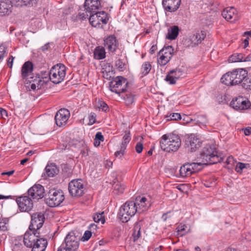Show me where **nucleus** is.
<instances>
[{"label":"nucleus","instance_id":"obj_31","mask_svg":"<svg viewBox=\"0 0 251 251\" xmlns=\"http://www.w3.org/2000/svg\"><path fill=\"white\" fill-rule=\"evenodd\" d=\"M94 58L96 59H102L105 57V49L103 47L99 46L97 47L94 52Z\"/></svg>","mask_w":251,"mask_h":251},{"label":"nucleus","instance_id":"obj_46","mask_svg":"<svg viewBox=\"0 0 251 251\" xmlns=\"http://www.w3.org/2000/svg\"><path fill=\"white\" fill-rule=\"evenodd\" d=\"M113 187L115 191L120 194L123 193L125 190V186L119 182L115 183L113 184Z\"/></svg>","mask_w":251,"mask_h":251},{"label":"nucleus","instance_id":"obj_8","mask_svg":"<svg viewBox=\"0 0 251 251\" xmlns=\"http://www.w3.org/2000/svg\"><path fill=\"white\" fill-rule=\"evenodd\" d=\"M64 196L63 192L56 189L49 191L48 197L45 199L46 203L50 207L59 206L64 201Z\"/></svg>","mask_w":251,"mask_h":251},{"label":"nucleus","instance_id":"obj_64","mask_svg":"<svg viewBox=\"0 0 251 251\" xmlns=\"http://www.w3.org/2000/svg\"><path fill=\"white\" fill-rule=\"evenodd\" d=\"M244 134L245 135L248 136L251 134V127H248L244 129Z\"/></svg>","mask_w":251,"mask_h":251},{"label":"nucleus","instance_id":"obj_28","mask_svg":"<svg viewBox=\"0 0 251 251\" xmlns=\"http://www.w3.org/2000/svg\"><path fill=\"white\" fill-rule=\"evenodd\" d=\"M45 172L48 177H53L59 173V169L55 163H48L45 168Z\"/></svg>","mask_w":251,"mask_h":251},{"label":"nucleus","instance_id":"obj_24","mask_svg":"<svg viewBox=\"0 0 251 251\" xmlns=\"http://www.w3.org/2000/svg\"><path fill=\"white\" fill-rule=\"evenodd\" d=\"M84 7L86 12L93 13L96 12L100 7V0H85Z\"/></svg>","mask_w":251,"mask_h":251},{"label":"nucleus","instance_id":"obj_42","mask_svg":"<svg viewBox=\"0 0 251 251\" xmlns=\"http://www.w3.org/2000/svg\"><path fill=\"white\" fill-rule=\"evenodd\" d=\"M195 120L197 123L201 125H205L207 123V119L205 116L199 115L197 116Z\"/></svg>","mask_w":251,"mask_h":251},{"label":"nucleus","instance_id":"obj_10","mask_svg":"<svg viewBox=\"0 0 251 251\" xmlns=\"http://www.w3.org/2000/svg\"><path fill=\"white\" fill-rule=\"evenodd\" d=\"M68 189L70 195L73 197H80L85 190L83 181L81 179H74L68 185Z\"/></svg>","mask_w":251,"mask_h":251},{"label":"nucleus","instance_id":"obj_4","mask_svg":"<svg viewBox=\"0 0 251 251\" xmlns=\"http://www.w3.org/2000/svg\"><path fill=\"white\" fill-rule=\"evenodd\" d=\"M136 213H138L136 203L133 201H127L120 207L118 217L121 221L126 223Z\"/></svg>","mask_w":251,"mask_h":251},{"label":"nucleus","instance_id":"obj_11","mask_svg":"<svg viewBox=\"0 0 251 251\" xmlns=\"http://www.w3.org/2000/svg\"><path fill=\"white\" fill-rule=\"evenodd\" d=\"M107 13L103 11L94 12L90 13L89 21L93 26L100 27L101 24H106L108 21Z\"/></svg>","mask_w":251,"mask_h":251},{"label":"nucleus","instance_id":"obj_57","mask_svg":"<svg viewBox=\"0 0 251 251\" xmlns=\"http://www.w3.org/2000/svg\"><path fill=\"white\" fill-rule=\"evenodd\" d=\"M6 52V49L3 46H0V60L4 57V54Z\"/></svg>","mask_w":251,"mask_h":251},{"label":"nucleus","instance_id":"obj_32","mask_svg":"<svg viewBox=\"0 0 251 251\" xmlns=\"http://www.w3.org/2000/svg\"><path fill=\"white\" fill-rule=\"evenodd\" d=\"M170 71L171 72H173V75L177 80L179 78L185 77L186 75L185 69L183 68H177Z\"/></svg>","mask_w":251,"mask_h":251},{"label":"nucleus","instance_id":"obj_34","mask_svg":"<svg viewBox=\"0 0 251 251\" xmlns=\"http://www.w3.org/2000/svg\"><path fill=\"white\" fill-rule=\"evenodd\" d=\"M125 100L126 105L132 104L134 102V96L130 92H126V93H122L120 95Z\"/></svg>","mask_w":251,"mask_h":251},{"label":"nucleus","instance_id":"obj_33","mask_svg":"<svg viewBox=\"0 0 251 251\" xmlns=\"http://www.w3.org/2000/svg\"><path fill=\"white\" fill-rule=\"evenodd\" d=\"M206 36L205 31H201L200 32L196 33L195 34L192 38L193 42H194L195 44H199L204 40Z\"/></svg>","mask_w":251,"mask_h":251},{"label":"nucleus","instance_id":"obj_37","mask_svg":"<svg viewBox=\"0 0 251 251\" xmlns=\"http://www.w3.org/2000/svg\"><path fill=\"white\" fill-rule=\"evenodd\" d=\"M37 84L34 83L31 84L30 85L31 89L33 90H35L36 88L40 89L44 84H46V82L44 80L42 79V78L40 77L39 80H37Z\"/></svg>","mask_w":251,"mask_h":251},{"label":"nucleus","instance_id":"obj_23","mask_svg":"<svg viewBox=\"0 0 251 251\" xmlns=\"http://www.w3.org/2000/svg\"><path fill=\"white\" fill-rule=\"evenodd\" d=\"M138 213H141L146 211L151 206L150 201L145 197H139L136 199Z\"/></svg>","mask_w":251,"mask_h":251},{"label":"nucleus","instance_id":"obj_40","mask_svg":"<svg viewBox=\"0 0 251 251\" xmlns=\"http://www.w3.org/2000/svg\"><path fill=\"white\" fill-rule=\"evenodd\" d=\"M93 220L96 223L100 222L102 224L105 222V219L103 216V212L96 213L93 215Z\"/></svg>","mask_w":251,"mask_h":251},{"label":"nucleus","instance_id":"obj_19","mask_svg":"<svg viewBox=\"0 0 251 251\" xmlns=\"http://www.w3.org/2000/svg\"><path fill=\"white\" fill-rule=\"evenodd\" d=\"M200 139L194 134L189 135L185 141V144L191 151H195L201 146Z\"/></svg>","mask_w":251,"mask_h":251},{"label":"nucleus","instance_id":"obj_39","mask_svg":"<svg viewBox=\"0 0 251 251\" xmlns=\"http://www.w3.org/2000/svg\"><path fill=\"white\" fill-rule=\"evenodd\" d=\"M241 85L245 89L251 90V77L245 76L242 81Z\"/></svg>","mask_w":251,"mask_h":251},{"label":"nucleus","instance_id":"obj_55","mask_svg":"<svg viewBox=\"0 0 251 251\" xmlns=\"http://www.w3.org/2000/svg\"><path fill=\"white\" fill-rule=\"evenodd\" d=\"M95 139L98 141L103 142L104 140V137L100 132H98L95 135Z\"/></svg>","mask_w":251,"mask_h":251},{"label":"nucleus","instance_id":"obj_26","mask_svg":"<svg viewBox=\"0 0 251 251\" xmlns=\"http://www.w3.org/2000/svg\"><path fill=\"white\" fill-rule=\"evenodd\" d=\"M251 61V56H245L242 53H236L231 55L228 59L229 62H248Z\"/></svg>","mask_w":251,"mask_h":251},{"label":"nucleus","instance_id":"obj_41","mask_svg":"<svg viewBox=\"0 0 251 251\" xmlns=\"http://www.w3.org/2000/svg\"><path fill=\"white\" fill-rule=\"evenodd\" d=\"M165 80L170 84H176L177 79L175 78L173 75V72L170 71L168 72L167 75L166 76Z\"/></svg>","mask_w":251,"mask_h":251},{"label":"nucleus","instance_id":"obj_20","mask_svg":"<svg viewBox=\"0 0 251 251\" xmlns=\"http://www.w3.org/2000/svg\"><path fill=\"white\" fill-rule=\"evenodd\" d=\"M230 106L237 110H242L249 108L250 103L243 97H239L233 100L230 102Z\"/></svg>","mask_w":251,"mask_h":251},{"label":"nucleus","instance_id":"obj_48","mask_svg":"<svg viewBox=\"0 0 251 251\" xmlns=\"http://www.w3.org/2000/svg\"><path fill=\"white\" fill-rule=\"evenodd\" d=\"M167 120H177L181 119L180 114L179 113H171L169 116L166 117Z\"/></svg>","mask_w":251,"mask_h":251},{"label":"nucleus","instance_id":"obj_50","mask_svg":"<svg viewBox=\"0 0 251 251\" xmlns=\"http://www.w3.org/2000/svg\"><path fill=\"white\" fill-rule=\"evenodd\" d=\"M89 125H92L96 122V114L94 112H91L89 115Z\"/></svg>","mask_w":251,"mask_h":251},{"label":"nucleus","instance_id":"obj_47","mask_svg":"<svg viewBox=\"0 0 251 251\" xmlns=\"http://www.w3.org/2000/svg\"><path fill=\"white\" fill-rule=\"evenodd\" d=\"M108 71H102L103 76L105 78L108 79L111 77V75L112 73V67L110 65L108 66Z\"/></svg>","mask_w":251,"mask_h":251},{"label":"nucleus","instance_id":"obj_38","mask_svg":"<svg viewBox=\"0 0 251 251\" xmlns=\"http://www.w3.org/2000/svg\"><path fill=\"white\" fill-rule=\"evenodd\" d=\"M85 144L83 140L78 141L77 140L73 139L70 141L69 143V145L70 147H73L75 148H80Z\"/></svg>","mask_w":251,"mask_h":251},{"label":"nucleus","instance_id":"obj_58","mask_svg":"<svg viewBox=\"0 0 251 251\" xmlns=\"http://www.w3.org/2000/svg\"><path fill=\"white\" fill-rule=\"evenodd\" d=\"M80 153L84 156H86L88 155V149L86 146H85L83 149L81 150Z\"/></svg>","mask_w":251,"mask_h":251},{"label":"nucleus","instance_id":"obj_53","mask_svg":"<svg viewBox=\"0 0 251 251\" xmlns=\"http://www.w3.org/2000/svg\"><path fill=\"white\" fill-rule=\"evenodd\" d=\"M186 227V226L185 225H181L179 226L177 228V232L178 233V234L180 236H183L185 232V228Z\"/></svg>","mask_w":251,"mask_h":251},{"label":"nucleus","instance_id":"obj_30","mask_svg":"<svg viewBox=\"0 0 251 251\" xmlns=\"http://www.w3.org/2000/svg\"><path fill=\"white\" fill-rule=\"evenodd\" d=\"M179 28L176 25H173L168 29V33L166 38L170 40H173L176 38L179 33Z\"/></svg>","mask_w":251,"mask_h":251},{"label":"nucleus","instance_id":"obj_6","mask_svg":"<svg viewBox=\"0 0 251 251\" xmlns=\"http://www.w3.org/2000/svg\"><path fill=\"white\" fill-rule=\"evenodd\" d=\"M66 75V67L63 64H57L51 69L49 73L50 81L54 84L62 82Z\"/></svg>","mask_w":251,"mask_h":251},{"label":"nucleus","instance_id":"obj_12","mask_svg":"<svg viewBox=\"0 0 251 251\" xmlns=\"http://www.w3.org/2000/svg\"><path fill=\"white\" fill-rule=\"evenodd\" d=\"M174 53V49L171 46L164 47L158 52L157 62L161 66L167 64L171 60Z\"/></svg>","mask_w":251,"mask_h":251},{"label":"nucleus","instance_id":"obj_35","mask_svg":"<svg viewBox=\"0 0 251 251\" xmlns=\"http://www.w3.org/2000/svg\"><path fill=\"white\" fill-rule=\"evenodd\" d=\"M140 226L137 224L134 226V231L132 233L134 242L137 240L141 236Z\"/></svg>","mask_w":251,"mask_h":251},{"label":"nucleus","instance_id":"obj_9","mask_svg":"<svg viewBox=\"0 0 251 251\" xmlns=\"http://www.w3.org/2000/svg\"><path fill=\"white\" fill-rule=\"evenodd\" d=\"M202 168L201 163H187L183 165L180 168L181 177H186L200 171Z\"/></svg>","mask_w":251,"mask_h":251},{"label":"nucleus","instance_id":"obj_5","mask_svg":"<svg viewBox=\"0 0 251 251\" xmlns=\"http://www.w3.org/2000/svg\"><path fill=\"white\" fill-rule=\"evenodd\" d=\"M79 245V237L75 232H69L65 238L64 242L57 251H77Z\"/></svg>","mask_w":251,"mask_h":251},{"label":"nucleus","instance_id":"obj_18","mask_svg":"<svg viewBox=\"0 0 251 251\" xmlns=\"http://www.w3.org/2000/svg\"><path fill=\"white\" fill-rule=\"evenodd\" d=\"M39 234V232L34 231H26L24 237L23 241L25 245L27 248H31L40 238Z\"/></svg>","mask_w":251,"mask_h":251},{"label":"nucleus","instance_id":"obj_63","mask_svg":"<svg viewBox=\"0 0 251 251\" xmlns=\"http://www.w3.org/2000/svg\"><path fill=\"white\" fill-rule=\"evenodd\" d=\"M50 48V43H47L41 48V50L43 51H46L48 50Z\"/></svg>","mask_w":251,"mask_h":251},{"label":"nucleus","instance_id":"obj_51","mask_svg":"<svg viewBox=\"0 0 251 251\" xmlns=\"http://www.w3.org/2000/svg\"><path fill=\"white\" fill-rule=\"evenodd\" d=\"M40 76L39 75H36L35 76H31L28 78H27V81L29 82V83L30 84V85L31 84H33L34 83H35L37 84L36 80H39V79L40 78Z\"/></svg>","mask_w":251,"mask_h":251},{"label":"nucleus","instance_id":"obj_49","mask_svg":"<svg viewBox=\"0 0 251 251\" xmlns=\"http://www.w3.org/2000/svg\"><path fill=\"white\" fill-rule=\"evenodd\" d=\"M248 164H246L245 163H241V162H238L236 166V167H235V171L237 172V173H241L243 170L246 168V166Z\"/></svg>","mask_w":251,"mask_h":251},{"label":"nucleus","instance_id":"obj_61","mask_svg":"<svg viewBox=\"0 0 251 251\" xmlns=\"http://www.w3.org/2000/svg\"><path fill=\"white\" fill-rule=\"evenodd\" d=\"M116 66L119 69H123L124 67V64L121 60L119 59L116 62Z\"/></svg>","mask_w":251,"mask_h":251},{"label":"nucleus","instance_id":"obj_45","mask_svg":"<svg viewBox=\"0 0 251 251\" xmlns=\"http://www.w3.org/2000/svg\"><path fill=\"white\" fill-rule=\"evenodd\" d=\"M98 108L103 111L107 112L109 110L107 104L103 101L99 100L97 105Z\"/></svg>","mask_w":251,"mask_h":251},{"label":"nucleus","instance_id":"obj_14","mask_svg":"<svg viewBox=\"0 0 251 251\" xmlns=\"http://www.w3.org/2000/svg\"><path fill=\"white\" fill-rule=\"evenodd\" d=\"M16 202L20 210L22 212H29L33 207L32 199L28 196H24L17 198Z\"/></svg>","mask_w":251,"mask_h":251},{"label":"nucleus","instance_id":"obj_52","mask_svg":"<svg viewBox=\"0 0 251 251\" xmlns=\"http://www.w3.org/2000/svg\"><path fill=\"white\" fill-rule=\"evenodd\" d=\"M92 236V231L86 230L85 231L81 239L83 241H88Z\"/></svg>","mask_w":251,"mask_h":251},{"label":"nucleus","instance_id":"obj_3","mask_svg":"<svg viewBox=\"0 0 251 251\" xmlns=\"http://www.w3.org/2000/svg\"><path fill=\"white\" fill-rule=\"evenodd\" d=\"M200 158L203 165L213 164L220 162L221 157L217 154L215 148L209 145L204 147L200 153Z\"/></svg>","mask_w":251,"mask_h":251},{"label":"nucleus","instance_id":"obj_1","mask_svg":"<svg viewBox=\"0 0 251 251\" xmlns=\"http://www.w3.org/2000/svg\"><path fill=\"white\" fill-rule=\"evenodd\" d=\"M248 75L243 69H237L224 74L221 78L222 83L226 85H235L242 83L243 78Z\"/></svg>","mask_w":251,"mask_h":251},{"label":"nucleus","instance_id":"obj_22","mask_svg":"<svg viewBox=\"0 0 251 251\" xmlns=\"http://www.w3.org/2000/svg\"><path fill=\"white\" fill-rule=\"evenodd\" d=\"M181 0H163V8L168 12H173L176 11L179 8Z\"/></svg>","mask_w":251,"mask_h":251},{"label":"nucleus","instance_id":"obj_44","mask_svg":"<svg viewBox=\"0 0 251 251\" xmlns=\"http://www.w3.org/2000/svg\"><path fill=\"white\" fill-rule=\"evenodd\" d=\"M130 140V137L128 135L126 134L124 136L123 140L121 145V149H122L123 151L126 150V146L128 143L129 142Z\"/></svg>","mask_w":251,"mask_h":251},{"label":"nucleus","instance_id":"obj_13","mask_svg":"<svg viewBox=\"0 0 251 251\" xmlns=\"http://www.w3.org/2000/svg\"><path fill=\"white\" fill-rule=\"evenodd\" d=\"M45 221L44 214L41 213H35L31 215L30 224L29 226V229L30 231L37 232L42 226Z\"/></svg>","mask_w":251,"mask_h":251},{"label":"nucleus","instance_id":"obj_2","mask_svg":"<svg viewBox=\"0 0 251 251\" xmlns=\"http://www.w3.org/2000/svg\"><path fill=\"white\" fill-rule=\"evenodd\" d=\"M181 143L179 137L174 134L164 135L160 141L161 149L167 152L176 151L180 147Z\"/></svg>","mask_w":251,"mask_h":251},{"label":"nucleus","instance_id":"obj_60","mask_svg":"<svg viewBox=\"0 0 251 251\" xmlns=\"http://www.w3.org/2000/svg\"><path fill=\"white\" fill-rule=\"evenodd\" d=\"M125 151H124V150L123 151L122 149H120V151H117L116 152H115V155L116 157L120 156V157H121V156L124 155V154H125Z\"/></svg>","mask_w":251,"mask_h":251},{"label":"nucleus","instance_id":"obj_59","mask_svg":"<svg viewBox=\"0 0 251 251\" xmlns=\"http://www.w3.org/2000/svg\"><path fill=\"white\" fill-rule=\"evenodd\" d=\"M12 4L17 6H22V1L21 0H11Z\"/></svg>","mask_w":251,"mask_h":251},{"label":"nucleus","instance_id":"obj_56","mask_svg":"<svg viewBox=\"0 0 251 251\" xmlns=\"http://www.w3.org/2000/svg\"><path fill=\"white\" fill-rule=\"evenodd\" d=\"M0 115L2 119H6L8 117L7 111L2 108H0Z\"/></svg>","mask_w":251,"mask_h":251},{"label":"nucleus","instance_id":"obj_16","mask_svg":"<svg viewBox=\"0 0 251 251\" xmlns=\"http://www.w3.org/2000/svg\"><path fill=\"white\" fill-rule=\"evenodd\" d=\"M70 111L66 108L60 109L55 116V123L59 127L65 125L70 117Z\"/></svg>","mask_w":251,"mask_h":251},{"label":"nucleus","instance_id":"obj_21","mask_svg":"<svg viewBox=\"0 0 251 251\" xmlns=\"http://www.w3.org/2000/svg\"><path fill=\"white\" fill-rule=\"evenodd\" d=\"M104 45L109 51L112 53L116 51L118 48L119 43L114 35H110L104 40Z\"/></svg>","mask_w":251,"mask_h":251},{"label":"nucleus","instance_id":"obj_43","mask_svg":"<svg viewBox=\"0 0 251 251\" xmlns=\"http://www.w3.org/2000/svg\"><path fill=\"white\" fill-rule=\"evenodd\" d=\"M9 220L7 218L0 219V231H6L7 230V224Z\"/></svg>","mask_w":251,"mask_h":251},{"label":"nucleus","instance_id":"obj_36","mask_svg":"<svg viewBox=\"0 0 251 251\" xmlns=\"http://www.w3.org/2000/svg\"><path fill=\"white\" fill-rule=\"evenodd\" d=\"M151 68V66L150 62H145L144 63L141 68V72L143 75H146L149 73Z\"/></svg>","mask_w":251,"mask_h":251},{"label":"nucleus","instance_id":"obj_25","mask_svg":"<svg viewBox=\"0 0 251 251\" xmlns=\"http://www.w3.org/2000/svg\"><path fill=\"white\" fill-rule=\"evenodd\" d=\"M13 5L10 0H0V15H9L12 11Z\"/></svg>","mask_w":251,"mask_h":251},{"label":"nucleus","instance_id":"obj_15","mask_svg":"<svg viewBox=\"0 0 251 251\" xmlns=\"http://www.w3.org/2000/svg\"><path fill=\"white\" fill-rule=\"evenodd\" d=\"M222 15L227 21L231 23L238 21L240 18V15L234 7H228L224 9Z\"/></svg>","mask_w":251,"mask_h":251},{"label":"nucleus","instance_id":"obj_27","mask_svg":"<svg viewBox=\"0 0 251 251\" xmlns=\"http://www.w3.org/2000/svg\"><path fill=\"white\" fill-rule=\"evenodd\" d=\"M47 245V240L44 238H40L31 248V251H45Z\"/></svg>","mask_w":251,"mask_h":251},{"label":"nucleus","instance_id":"obj_17","mask_svg":"<svg viewBox=\"0 0 251 251\" xmlns=\"http://www.w3.org/2000/svg\"><path fill=\"white\" fill-rule=\"evenodd\" d=\"M44 188L40 184H36L29 188L27 191L28 197L37 201L44 197Z\"/></svg>","mask_w":251,"mask_h":251},{"label":"nucleus","instance_id":"obj_7","mask_svg":"<svg viewBox=\"0 0 251 251\" xmlns=\"http://www.w3.org/2000/svg\"><path fill=\"white\" fill-rule=\"evenodd\" d=\"M128 84L127 80L121 76H119L114 78L110 82V90L119 95L125 93Z\"/></svg>","mask_w":251,"mask_h":251},{"label":"nucleus","instance_id":"obj_29","mask_svg":"<svg viewBox=\"0 0 251 251\" xmlns=\"http://www.w3.org/2000/svg\"><path fill=\"white\" fill-rule=\"evenodd\" d=\"M33 71V65L29 61L25 62L22 67L21 75L23 78H28L27 76L30 75Z\"/></svg>","mask_w":251,"mask_h":251},{"label":"nucleus","instance_id":"obj_54","mask_svg":"<svg viewBox=\"0 0 251 251\" xmlns=\"http://www.w3.org/2000/svg\"><path fill=\"white\" fill-rule=\"evenodd\" d=\"M143 149V145L142 143L138 142L135 146V150L137 153H141Z\"/></svg>","mask_w":251,"mask_h":251},{"label":"nucleus","instance_id":"obj_62","mask_svg":"<svg viewBox=\"0 0 251 251\" xmlns=\"http://www.w3.org/2000/svg\"><path fill=\"white\" fill-rule=\"evenodd\" d=\"M14 59V57L12 56H11L7 61V65L10 68L12 67Z\"/></svg>","mask_w":251,"mask_h":251}]
</instances>
